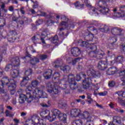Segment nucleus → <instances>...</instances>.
<instances>
[{
    "label": "nucleus",
    "mask_w": 125,
    "mask_h": 125,
    "mask_svg": "<svg viewBox=\"0 0 125 125\" xmlns=\"http://www.w3.org/2000/svg\"><path fill=\"white\" fill-rule=\"evenodd\" d=\"M26 91H31L33 97L30 92L26 93V95L21 94L19 99V102L21 104L24 103L25 101H26L27 103H31L34 98L39 99V98H45L46 97V93L43 92L42 87L36 88L33 91L32 86H28L26 87Z\"/></svg>",
    "instance_id": "obj_1"
},
{
    "label": "nucleus",
    "mask_w": 125,
    "mask_h": 125,
    "mask_svg": "<svg viewBox=\"0 0 125 125\" xmlns=\"http://www.w3.org/2000/svg\"><path fill=\"white\" fill-rule=\"evenodd\" d=\"M68 80L67 81V78L63 79L61 81L57 82V83H53L51 82H48L47 83L46 89L49 92V93H51V96H55L57 94H58V92H59V90H58V85L61 89L64 90L67 88V86L68 85L65 83H67Z\"/></svg>",
    "instance_id": "obj_2"
},
{
    "label": "nucleus",
    "mask_w": 125,
    "mask_h": 125,
    "mask_svg": "<svg viewBox=\"0 0 125 125\" xmlns=\"http://www.w3.org/2000/svg\"><path fill=\"white\" fill-rule=\"evenodd\" d=\"M20 65V60L19 57H16L12 60L11 64H7L5 66V71L9 72L12 78L15 79L19 76V71L16 69V67Z\"/></svg>",
    "instance_id": "obj_3"
},
{
    "label": "nucleus",
    "mask_w": 125,
    "mask_h": 125,
    "mask_svg": "<svg viewBox=\"0 0 125 125\" xmlns=\"http://www.w3.org/2000/svg\"><path fill=\"white\" fill-rule=\"evenodd\" d=\"M101 4H99V7H101L102 9L100 10V12L101 13H103V14H107L109 12V8H108V6L113 4V2H111V0H102Z\"/></svg>",
    "instance_id": "obj_4"
},
{
    "label": "nucleus",
    "mask_w": 125,
    "mask_h": 125,
    "mask_svg": "<svg viewBox=\"0 0 125 125\" xmlns=\"http://www.w3.org/2000/svg\"><path fill=\"white\" fill-rule=\"evenodd\" d=\"M13 80L8 79L7 77H4L2 78V81H0V85H1L2 86H3V85H6L7 84H8V83H12ZM7 91H5V93L3 92H1V89L0 88V93H1L2 92V95L3 96V98L4 100H8L9 96L7 95V93L6 92Z\"/></svg>",
    "instance_id": "obj_5"
},
{
    "label": "nucleus",
    "mask_w": 125,
    "mask_h": 125,
    "mask_svg": "<svg viewBox=\"0 0 125 125\" xmlns=\"http://www.w3.org/2000/svg\"><path fill=\"white\" fill-rule=\"evenodd\" d=\"M64 79H67V80H65V82L68 81L70 84L69 87L72 90L77 89V88H79V85L75 83V76H74V75H69V76L65 75L64 76Z\"/></svg>",
    "instance_id": "obj_6"
},
{
    "label": "nucleus",
    "mask_w": 125,
    "mask_h": 125,
    "mask_svg": "<svg viewBox=\"0 0 125 125\" xmlns=\"http://www.w3.org/2000/svg\"><path fill=\"white\" fill-rule=\"evenodd\" d=\"M63 62L62 61H57L53 63L55 68H60L61 71H63L64 73H69V71L71 70L69 66H63Z\"/></svg>",
    "instance_id": "obj_7"
},
{
    "label": "nucleus",
    "mask_w": 125,
    "mask_h": 125,
    "mask_svg": "<svg viewBox=\"0 0 125 125\" xmlns=\"http://www.w3.org/2000/svg\"><path fill=\"white\" fill-rule=\"evenodd\" d=\"M21 59H23L25 62L31 63L32 65H36L37 63H39L40 62V60L36 57L32 58L30 56H25L21 57Z\"/></svg>",
    "instance_id": "obj_8"
},
{
    "label": "nucleus",
    "mask_w": 125,
    "mask_h": 125,
    "mask_svg": "<svg viewBox=\"0 0 125 125\" xmlns=\"http://www.w3.org/2000/svg\"><path fill=\"white\" fill-rule=\"evenodd\" d=\"M32 73L33 70H32V69L31 68H29L25 71L24 74L26 77H23V80L21 82V84L22 85H26V84L28 83V81L30 80V79L28 77H29V76H30V75L32 74Z\"/></svg>",
    "instance_id": "obj_9"
},
{
    "label": "nucleus",
    "mask_w": 125,
    "mask_h": 125,
    "mask_svg": "<svg viewBox=\"0 0 125 125\" xmlns=\"http://www.w3.org/2000/svg\"><path fill=\"white\" fill-rule=\"evenodd\" d=\"M119 10H120V11L121 12V13H115L114 15H113L112 16V18H113V19L125 17V6H121Z\"/></svg>",
    "instance_id": "obj_10"
},
{
    "label": "nucleus",
    "mask_w": 125,
    "mask_h": 125,
    "mask_svg": "<svg viewBox=\"0 0 125 125\" xmlns=\"http://www.w3.org/2000/svg\"><path fill=\"white\" fill-rule=\"evenodd\" d=\"M87 75L88 77H93L95 79L100 78L101 74L99 71H95L93 69L91 68L87 71Z\"/></svg>",
    "instance_id": "obj_11"
},
{
    "label": "nucleus",
    "mask_w": 125,
    "mask_h": 125,
    "mask_svg": "<svg viewBox=\"0 0 125 125\" xmlns=\"http://www.w3.org/2000/svg\"><path fill=\"white\" fill-rule=\"evenodd\" d=\"M123 120L120 116H113L112 123H110L108 125H122Z\"/></svg>",
    "instance_id": "obj_12"
},
{
    "label": "nucleus",
    "mask_w": 125,
    "mask_h": 125,
    "mask_svg": "<svg viewBox=\"0 0 125 125\" xmlns=\"http://www.w3.org/2000/svg\"><path fill=\"white\" fill-rule=\"evenodd\" d=\"M92 80L90 77L85 78L83 82V87L84 89H88L90 88L89 83H91Z\"/></svg>",
    "instance_id": "obj_13"
},
{
    "label": "nucleus",
    "mask_w": 125,
    "mask_h": 125,
    "mask_svg": "<svg viewBox=\"0 0 125 125\" xmlns=\"http://www.w3.org/2000/svg\"><path fill=\"white\" fill-rule=\"evenodd\" d=\"M43 114L44 115H46V114H48V115L46 116L45 117L48 118V120H49L50 122H53V121L56 119V116L54 115V114H52V115H50V112L49 110L43 111Z\"/></svg>",
    "instance_id": "obj_14"
},
{
    "label": "nucleus",
    "mask_w": 125,
    "mask_h": 125,
    "mask_svg": "<svg viewBox=\"0 0 125 125\" xmlns=\"http://www.w3.org/2000/svg\"><path fill=\"white\" fill-rule=\"evenodd\" d=\"M123 30L120 28L115 27L111 30L112 34L116 37L120 36L122 34Z\"/></svg>",
    "instance_id": "obj_15"
},
{
    "label": "nucleus",
    "mask_w": 125,
    "mask_h": 125,
    "mask_svg": "<svg viewBox=\"0 0 125 125\" xmlns=\"http://www.w3.org/2000/svg\"><path fill=\"white\" fill-rule=\"evenodd\" d=\"M80 116L86 120H88V122H91V119H92V117L90 116V113H89L88 111H84L83 114H80Z\"/></svg>",
    "instance_id": "obj_16"
},
{
    "label": "nucleus",
    "mask_w": 125,
    "mask_h": 125,
    "mask_svg": "<svg viewBox=\"0 0 125 125\" xmlns=\"http://www.w3.org/2000/svg\"><path fill=\"white\" fill-rule=\"evenodd\" d=\"M71 54L75 57H78L81 54V50L78 47H74L71 49Z\"/></svg>",
    "instance_id": "obj_17"
},
{
    "label": "nucleus",
    "mask_w": 125,
    "mask_h": 125,
    "mask_svg": "<svg viewBox=\"0 0 125 125\" xmlns=\"http://www.w3.org/2000/svg\"><path fill=\"white\" fill-rule=\"evenodd\" d=\"M72 117H80L81 116V110L78 108L72 109L70 112Z\"/></svg>",
    "instance_id": "obj_18"
},
{
    "label": "nucleus",
    "mask_w": 125,
    "mask_h": 125,
    "mask_svg": "<svg viewBox=\"0 0 125 125\" xmlns=\"http://www.w3.org/2000/svg\"><path fill=\"white\" fill-rule=\"evenodd\" d=\"M98 68L100 70H105L107 68V62L102 61L98 64Z\"/></svg>",
    "instance_id": "obj_19"
},
{
    "label": "nucleus",
    "mask_w": 125,
    "mask_h": 125,
    "mask_svg": "<svg viewBox=\"0 0 125 125\" xmlns=\"http://www.w3.org/2000/svg\"><path fill=\"white\" fill-rule=\"evenodd\" d=\"M51 75H52V70L51 69H48L44 73L43 76L45 80H49L51 78Z\"/></svg>",
    "instance_id": "obj_20"
},
{
    "label": "nucleus",
    "mask_w": 125,
    "mask_h": 125,
    "mask_svg": "<svg viewBox=\"0 0 125 125\" xmlns=\"http://www.w3.org/2000/svg\"><path fill=\"white\" fill-rule=\"evenodd\" d=\"M97 47L95 45H94L93 47H91L90 49H91L90 52H89V55L91 57H93L97 55V51H96Z\"/></svg>",
    "instance_id": "obj_21"
},
{
    "label": "nucleus",
    "mask_w": 125,
    "mask_h": 125,
    "mask_svg": "<svg viewBox=\"0 0 125 125\" xmlns=\"http://www.w3.org/2000/svg\"><path fill=\"white\" fill-rule=\"evenodd\" d=\"M12 82L10 83V85L8 87L9 90H10L11 94H14L15 93V88H16V84L14 83H12Z\"/></svg>",
    "instance_id": "obj_22"
},
{
    "label": "nucleus",
    "mask_w": 125,
    "mask_h": 125,
    "mask_svg": "<svg viewBox=\"0 0 125 125\" xmlns=\"http://www.w3.org/2000/svg\"><path fill=\"white\" fill-rule=\"evenodd\" d=\"M28 21H29L28 18L25 17L24 16H22L21 17V21H18L17 24L18 25H19V24L21 25H23L24 23H28Z\"/></svg>",
    "instance_id": "obj_23"
},
{
    "label": "nucleus",
    "mask_w": 125,
    "mask_h": 125,
    "mask_svg": "<svg viewBox=\"0 0 125 125\" xmlns=\"http://www.w3.org/2000/svg\"><path fill=\"white\" fill-rule=\"evenodd\" d=\"M59 77H60V74L58 72H55L53 75V81H56V83H57L59 82H60L59 80Z\"/></svg>",
    "instance_id": "obj_24"
},
{
    "label": "nucleus",
    "mask_w": 125,
    "mask_h": 125,
    "mask_svg": "<svg viewBox=\"0 0 125 125\" xmlns=\"http://www.w3.org/2000/svg\"><path fill=\"white\" fill-rule=\"evenodd\" d=\"M116 72H117L116 67H111L108 68L107 70L106 74L109 76H111V75H115V74H116Z\"/></svg>",
    "instance_id": "obj_25"
},
{
    "label": "nucleus",
    "mask_w": 125,
    "mask_h": 125,
    "mask_svg": "<svg viewBox=\"0 0 125 125\" xmlns=\"http://www.w3.org/2000/svg\"><path fill=\"white\" fill-rule=\"evenodd\" d=\"M104 55H105L104 52H103L101 50H100L97 52V55L96 56V57L98 59H102V58L104 57Z\"/></svg>",
    "instance_id": "obj_26"
},
{
    "label": "nucleus",
    "mask_w": 125,
    "mask_h": 125,
    "mask_svg": "<svg viewBox=\"0 0 125 125\" xmlns=\"http://www.w3.org/2000/svg\"><path fill=\"white\" fill-rule=\"evenodd\" d=\"M59 119L60 121L65 122L67 120V115L64 113H60L59 115Z\"/></svg>",
    "instance_id": "obj_27"
},
{
    "label": "nucleus",
    "mask_w": 125,
    "mask_h": 125,
    "mask_svg": "<svg viewBox=\"0 0 125 125\" xmlns=\"http://www.w3.org/2000/svg\"><path fill=\"white\" fill-rule=\"evenodd\" d=\"M99 30L101 31V32H103L104 33H107L110 30V27L107 26V25H104L102 28H99Z\"/></svg>",
    "instance_id": "obj_28"
},
{
    "label": "nucleus",
    "mask_w": 125,
    "mask_h": 125,
    "mask_svg": "<svg viewBox=\"0 0 125 125\" xmlns=\"http://www.w3.org/2000/svg\"><path fill=\"white\" fill-rule=\"evenodd\" d=\"M90 12L92 14H95L96 16H97V15H98V9L95 8V7H91L90 9Z\"/></svg>",
    "instance_id": "obj_29"
},
{
    "label": "nucleus",
    "mask_w": 125,
    "mask_h": 125,
    "mask_svg": "<svg viewBox=\"0 0 125 125\" xmlns=\"http://www.w3.org/2000/svg\"><path fill=\"white\" fill-rule=\"evenodd\" d=\"M83 120L77 119L73 122V125H83Z\"/></svg>",
    "instance_id": "obj_30"
},
{
    "label": "nucleus",
    "mask_w": 125,
    "mask_h": 125,
    "mask_svg": "<svg viewBox=\"0 0 125 125\" xmlns=\"http://www.w3.org/2000/svg\"><path fill=\"white\" fill-rule=\"evenodd\" d=\"M109 40L110 42H111V45H113V46H114V45H115V43L117 41V38L116 37H112L109 38Z\"/></svg>",
    "instance_id": "obj_31"
},
{
    "label": "nucleus",
    "mask_w": 125,
    "mask_h": 125,
    "mask_svg": "<svg viewBox=\"0 0 125 125\" xmlns=\"http://www.w3.org/2000/svg\"><path fill=\"white\" fill-rule=\"evenodd\" d=\"M31 85L32 87H37L39 85V81L38 80H34L31 82Z\"/></svg>",
    "instance_id": "obj_32"
},
{
    "label": "nucleus",
    "mask_w": 125,
    "mask_h": 125,
    "mask_svg": "<svg viewBox=\"0 0 125 125\" xmlns=\"http://www.w3.org/2000/svg\"><path fill=\"white\" fill-rule=\"evenodd\" d=\"M54 23H57V21H56L48 20L46 22V24L49 26H52V25H54Z\"/></svg>",
    "instance_id": "obj_33"
},
{
    "label": "nucleus",
    "mask_w": 125,
    "mask_h": 125,
    "mask_svg": "<svg viewBox=\"0 0 125 125\" xmlns=\"http://www.w3.org/2000/svg\"><path fill=\"white\" fill-rule=\"evenodd\" d=\"M115 61H116V62H119V63H122V62L124 61V56H118L115 59Z\"/></svg>",
    "instance_id": "obj_34"
},
{
    "label": "nucleus",
    "mask_w": 125,
    "mask_h": 125,
    "mask_svg": "<svg viewBox=\"0 0 125 125\" xmlns=\"http://www.w3.org/2000/svg\"><path fill=\"white\" fill-rule=\"evenodd\" d=\"M79 43H81L80 45L81 46H82L83 47H87V45L88 44V42H83L82 40H80L79 41Z\"/></svg>",
    "instance_id": "obj_35"
},
{
    "label": "nucleus",
    "mask_w": 125,
    "mask_h": 125,
    "mask_svg": "<svg viewBox=\"0 0 125 125\" xmlns=\"http://www.w3.org/2000/svg\"><path fill=\"white\" fill-rule=\"evenodd\" d=\"M63 30H64V28L62 27L59 28L58 29L57 33H58V35H59V36H60V37H63V36L64 35V33H63V32H62V31H63Z\"/></svg>",
    "instance_id": "obj_36"
},
{
    "label": "nucleus",
    "mask_w": 125,
    "mask_h": 125,
    "mask_svg": "<svg viewBox=\"0 0 125 125\" xmlns=\"http://www.w3.org/2000/svg\"><path fill=\"white\" fill-rule=\"evenodd\" d=\"M39 35H36L33 38L32 41L34 43H39Z\"/></svg>",
    "instance_id": "obj_37"
},
{
    "label": "nucleus",
    "mask_w": 125,
    "mask_h": 125,
    "mask_svg": "<svg viewBox=\"0 0 125 125\" xmlns=\"http://www.w3.org/2000/svg\"><path fill=\"white\" fill-rule=\"evenodd\" d=\"M52 112L53 113V115H54V116H57V115H58V116H59V114H61L60 113V111H59V110L58 109H53L52 110Z\"/></svg>",
    "instance_id": "obj_38"
},
{
    "label": "nucleus",
    "mask_w": 125,
    "mask_h": 125,
    "mask_svg": "<svg viewBox=\"0 0 125 125\" xmlns=\"http://www.w3.org/2000/svg\"><path fill=\"white\" fill-rule=\"evenodd\" d=\"M81 77H83V78H85L86 77V75L85 74H83V73H80V75H77V81L79 82L80 80H81Z\"/></svg>",
    "instance_id": "obj_39"
},
{
    "label": "nucleus",
    "mask_w": 125,
    "mask_h": 125,
    "mask_svg": "<svg viewBox=\"0 0 125 125\" xmlns=\"http://www.w3.org/2000/svg\"><path fill=\"white\" fill-rule=\"evenodd\" d=\"M118 103L122 106H125V101L121 99L120 98H118Z\"/></svg>",
    "instance_id": "obj_40"
},
{
    "label": "nucleus",
    "mask_w": 125,
    "mask_h": 125,
    "mask_svg": "<svg viewBox=\"0 0 125 125\" xmlns=\"http://www.w3.org/2000/svg\"><path fill=\"white\" fill-rule=\"evenodd\" d=\"M119 96H122V97H125V91H120L117 92Z\"/></svg>",
    "instance_id": "obj_41"
},
{
    "label": "nucleus",
    "mask_w": 125,
    "mask_h": 125,
    "mask_svg": "<svg viewBox=\"0 0 125 125\" xmlns=\"http://www.w3.org/2000/svg\"><path fill=\"white\" fill-rule=\"evenodd\" d=\"M48 32H49L48 29H44L41 33V36H44L45 37H46V36H47L48 35L47 33H48Z\"/></svg>",
    "instance_id": "obj_42"
},
{
    "label": "nucleus",
    "mask_w": 125,
    "mask_h": 125,
    "mask_svg": "<svg viewBox=\"0 0 125 125\" xmlns=\"http://www.w3.org/2000/svg\"><path fill=\"white\" fill-rule=\"evenodd\" d=\"M116 83L114 81H109L108 83V86L109 87H114L115 86Z\"/></svg>",
    "instance_id": "obj_43"
},
{
    "label": "nucleus",
    "mask_w": 125,
    "mask_h": 125,
    "mask_svg": "<svg viewBox=\"0 0 125 125\" xmlns=\"http://www.w3.org/2000/svg\"><path fill=\"white\" fill-rule=\"evenodd\" d=\"M20 17H21V16H19V17H17L16 16H14L12 17V20H13V21H15V22H16L17 23L18 21H18V19H19V18H20Z\"/></svg>",
    "instance_id": "obj_44"
},
{
    "label": "nucleus",
    "mask_w": 125,
    "mask_h": 125,
    "mask_svg": "<svg viewBox=\"0 0 125 125\" xmlns=\"http://www.w3.org/2000/svg\"><path fill=\"white\" fill-rule=\"evenodd\" d=\"M5 114L6 117H12V114L11 112L9 111L8 110H6Z\"/></svg>",
    "instance_id": "obj_45"
},
{
    "label": "nucleus",
    "mask_w": 125,
    "mask_h": 125,
    "mask_svg": "<svg viewBox=\"0 0 125 125\" xmlns=\"http://www.w3.org/2000/svg\"><path fill=\"white\" fill-rule=\"evenodd\" d=\"M52 40L54 42V43L58 42V36L57 35L55 36L53 38Z\"/></svg>",
    "instance_id": "obj_46"
},
{
    "label": "nucleus",
    "mask_w": 125,
    "mask_h": 125,
    "mask_svg": "<svg viewBox=\"0 0 125 125\" xmlns=\"http://www.w3.org/2000/svg\"><path fill=\"white\" fill-rule=\"evenodd\" d=\"M40 58L41 60H44L47 58V56L46 55H41Z\"/></svg>",
    "instance_id": "obj_47"
},
{
    "label": "nucleus",
    "mask_w": 125,
    "mask_h": 125,
    "mask_svg": "<svg viewBox=\"0 0 125 125\" xmlns=\"http://www.w3.org/2000/svg\"><path fill=\"white\" fill-rule=\"evenodd\" d=\"M38 16H47L48 18H52V16H47L46 15V13L43 12L40 15H38Z\"/></svg>",
    "instance_id": "obj_48"
},
{
    "label": "nucleus",
    "mask_w": 125,
    "mask_h": 125,
    "mask_svg": "<svg viewBox=\"0 0 125 125\" xmlns=\"http://www.w3.org/2000/svg\"><path fill=\"white\" fill-rule=\"evenodd\" d=\"M107 92L106 91H104V92H102L99 93V95L100 96H105L107 94Z\"/></svg>",
    "instance_id": "obj_49"
},
{
    "label": "nucleus",
    "mask_w": 125,
    "mask_h": 125,
    "mask_svg": "<svg viewBox=\"0 0 125 125\" xmlns=\"http://www.w3.org/2000/svg\"><path fill=\"white\" fill-rule=\"evenodd\" d=\"M78 61H80V59H76L75 60H72V65H76V63L78 62Z\"/></svg>",
    "instance_id": "obj_50"
},
{
    "label": "nucleus",
    "mask_w": 125,
    "mask_h": 125,
    "mask_svg": "<svg viewBox=\"0 0 125 125\" xmlns=\"http://www.w3.org/2000/svg\"><path fill=\"white\" fill-rule=\"evenodd\" d=\"M20 11L21 14H25V7H21L20 8Z\"/></svg>",
    "instance_id": "obj_51"
},
{
    "label": "nucleus",
    "mask_w": 125,
    "mask_h": 125,
    "mask_svg": "<svg viewBox=\"0 0 125 125\" xmlns=\"http://www.w3.org/2000/svg\"><path fill=\"white\" fill-rule=\"evenodd\" d=\"M43 21L42 20L39 19L37 21L36 23L37 25H42V24Z\"/></svg>",
    "instance_id": "obj_52"
},
{
    "label": "nucleus",
    "mask_w": 125,
    "mask_h": 125,
    "mask_svg": "<svg viewBox=\"0 0 125 125\" xmlns=\"http://www.w3.org/2000/svg\"><path fill=\"white\" fill-rule=\"evenodd\" d=\"M77 68L78 70H79V71H82V70H83V66L82 65V64H81V63H79L78 64Z\"/></svg>",
    "instance_id": "obj_53"
},
{
    "label": "nucleus",
    "mask_w": 125,
    "mask_h": 125,
    "mask_svg": "<svg viewBox=\"0 0 125 125\" xmlns=\"http://www.w3.org/2000/svg\"><path fill=\"white\" fill-rule=\"evenodd\" d=\"M39 125H45V122H44V121H43V120L41 119L39 121Z\"/></svg>",
    "instance_id": "obj_54"
},
{
    "label": "nucleus",
    "mask_w": 125,
    "mask_h": 125,
    "mask_svg": "<svg viewBox=\"0 0 125 125\" xmlns=\"http://www.w3.org/2000/svg\"><path fill=\"white\" fill-rule=\"evenodd\" d=\"M91 35H90V34H89L88 35H87L85 38V40H86V41H87V42H90L91 41H92V40H90V39H88V38L90 37Z\"/></svg>",
    "instance_id": "obj_55"
},
{
    "label": "nucleus",
    "mask_w": 125,
    "mask_h": 125,
    "mask_svg": "<svg viewBox=\"0 0 125 125\" xmlns=\"http://www.w3.org/2000/svg\"><path fill=\"white\" fill-rule=\"evenodd\" d=\"M34 4L33 5V8H38V6H39L38 2L36 1L35 3H34Z\"/></svg>",
    "instance_id": "obj_56"
},
{
    "label": "nucleus",
    "mask_w": 125,
    "mask_h": 125,
    "mask_svg": "<svg viewBox=\"0 0 125 125\" xmlns=\"http://www.w3.org/2000/svg\"><path fill=\"white\" fill-rule=\"evenodd\" d=\"M96 105L98 108H100V109H103V106L101 104H98L97 103H96Z\"/></svg>",
    "instance_id": "obj_57"
},
{
    "label": "nucleus",
    "mask_w": 125,
    "mask_h": 125,
    "mask_svg": "<svg viewBox=\"0 0 125 125\" xmlns=\"http://www.w3.org/2000/svg\"><path fill=\"white\" fill-rule=\"evenodd\" d=\"M89 29L90 30V31H93V32H97V30H96V29H95V28L93 26H91L89 27Z\"/></svg>",
    "instance_id": "obj_58"
},
{
    "label": "nucleus",
    "mask_w": 125,
    "mask_h": 125,
    "mask_svg": "<svg viewBox=\"0 0 125 125\" xmlns=\"http://www.w3.org/2000/svg\"><path fill=\"white\" fill-rule=\"evenodd\" d=\"M66 61H67V62H68V63H72L73 59H72L71 58H68V59H67Z\"/></svg>",
    "instance_id": "obj_59"
},
{
    "label": "nucleus",
    "mask_w": 125,
    "mask_h": 125,
    "mask_svg": "<svg viewBox=\"0 0 125 125\" xmlns=\"http://www.w3.org/2000/svg\"><path fill=\"white\" fill-rule=\"evenodd\" d=\"M9 11H13L14 10V7H13V6H10L9 7Z\"/></svg>",
    "instance_id": "obj_60"
},
{
    "label": "nucleus",
    "mask_w": 125,
    "mask_h": 125,
    "mask_svg": "<svg viewBox=\"0 0 125 125\" xmlns=\"http://www.w3.org/2000/svg\"><path fill=\"white\" fill-rule=\"evenodd\" d=\"M122 53H124V54H125V45H123V47L122 49Z\"/></svg>",
    "instance_id": "obj_61"
},
{
    "label": "nucleus",
    "mask_w": 125,
    "mask_h": 125,
    "mask_svg": "<svg viewBox=\"0 0 125 125\" xmlns=\"http://www.w3.org/2000/svg\"><path fill=\"white\" fill-rule=\"evenodd\" d=\"M88 120L89 119L86 120V123L85 124V125H91V122H89Z\"/></svg>",
    "instance_id": "obj_62"
},
{
    "label": "nucleus",
    "mask_w": 125,
    "mask_h": 125,
    "mask_svg": "<svg viewBox=\"0 0 125 125\" xmlns=\"http://www.w3.org/2000/svg\"><path fill=\"white\" fill-rule=\"evenodd\" d=\"M53 125H61V123L59 122H56L53 124Z\"/></svg>",
    "instance_id": "obj_63"
},
{
    "label": "nucleus",
    "mask_w": 125,
    "mask_h": 125,
    "mask_svg": "<svg viewBox=\"0 0 125 125\" xmlns=\"http://www.w3.org/2000/svg\"><path fill=\"white\" fill-rule=\"evenodd\" d=\"M108 106H109L111 109H113V108H114V105L113 104V103H110V104H108Z\"/></svg>",
    "instance_id": "obj_64"
}]
</instances>
